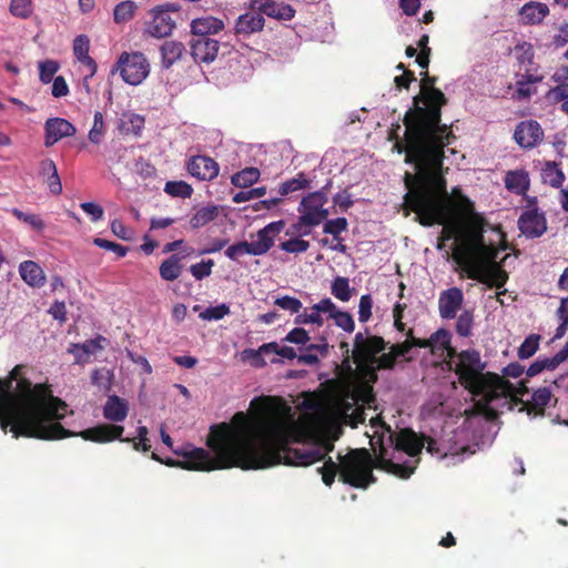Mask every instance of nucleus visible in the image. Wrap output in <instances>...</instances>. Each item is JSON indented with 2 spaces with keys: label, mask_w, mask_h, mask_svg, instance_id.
Segmentation results:
<instances>
[{
  "label": "nucleus",
  "mask_w": 568,
  "mask_h": 568,
  "mask_svg": "<svg viewBox=\"0 0 568 568\" xmlns=\"http://www.w3.org/2000/svg\"><path fill=\"white\" fill-rule=\"evenodd\" d=\"M271 403L270 397L252 400V408L260 414L254 420H250L245 413L239 412L233 416V425H213L212 437L207 439V447L212 449L213 455L203 448H193L180 453L183 457L181 460H163L154 453L151 454V458L168 467L194 471L234 467L257 470L277 465L307 467L323 460L333 449V445L291 447L287 443V429L282 420L266 416L272 410Z\"/></svg>",
  "instance_id": "nucleus-1"
},
{
  "label": "nucleus",
  "mask_w": 568,
  "mask_h": 568,
  "mask_svg": "<svg viewBox=\"0 0 568 568\" xmlns=\"http://www.w3.org/2000/svg\"><path fill=\"white\" fill-rule=\"evenodd\" d=\"M67 403L52 395L51 387L38 384L31 387L26 381L19 383L17 394L10 395L0 388V428L11 432L13 438H37L42 440L65 439L79 436L85 442L106 444L113 440L129 443L122 438L123 426L100 424L73 433L60 425L64 418Z\"/></svg>",
  "instance_id": "nucleus-2"
},
{
  "label": "nucleus",
  "mask_w": 568,
  "mask_h": 568,
  "mask_svg": "<svg viewBox=\"0 0 568 568\" xmlns=\"http://www.w3.org/2000/svg\"><path fill=\"white\" fill-rule=\"evenodd\" d=\"M416 174H404V210L406 214H416V222L423 227L443 226L438 241H457L470 226L465 225V219L474 214V205L460 189L447 193V182L444 178V159H418L412 163Z\"/></svg>",
  "instance_id": "nucleus-3"
},
{
  "label": "nucleus",
  "mask_w": 568,
  "mask_h": 568,
  "mask_svg": "<svg viewBox=\"0 0 568 568\" xmlns=\"http://www.w3.org/2000/svg\"><path fill=\"white\" fill-rule=\"evenodd\" d=\"M436 84V77L422 72L419 94L414 97V106L404 113V139L397 138L399 125L388 133V140H395L393 149L398 154L404 153V163L418 160H444V148L455 141L452 125L442 123V109L447 99Z\"/></svg>",
  "instance_id": "nucleus-4"
},
{
  "label": "nucleus",
  "mask_w": 568,
  "mask_h": 568,
  "mask_svg": "<svg viewBox=\"0 0 568 568\" xmlns=\"http://www.w3.org/2000/svg\"><path fill=\"white\" fill-rule=\"evenodd\" d=\"M337 460L339 463H334L328 458L316 469L322 476V483L328 487L335 481L336 475H339V480L347 486L366 489L375 483L373 469L387 471L402 479L409 478L415 470L414 465L393 463L386 457V448L383 445L375 453V458L366 448H358L348 450L346 455H337Z\"/></svg>",
  "instance_id": "nucleus-5"
},
{
  "label": "nucleus",
  "mask_w": 568,
  "mask_h": 568,
  "mask_svg": "<svg viewBox=\"0 0 568 568\" xmlns=\"http://www.w3.org/2000/svg\"><path fill=\"white\" fill-rule=\"evenodd\" d=\"M456 372L459 385L469 394H480L486 390L503 394L510 387V382L491 372H484L485 364L476 349L456 352Z\"/></svg>",
  "instance_id": "nucleus-6"
},
{
  "label": "nucleus",
  "mask_w": 568,
  "mask_h": 568,
  "mask_svg": "<svg viewBox=\"0 0 568 568\" xmlns=\"http://www.w3.org/2000/svg\"><path fill=\"white\" fill-rule=\"evenodd\" d=\"M116 71L126 84L139 85L150 73V64L142 52H122L116 60Z\"/></svg>",
  "instance_id": "nucleus-7"
},
{
  "label": "nucleus",
  "mask_w": 568,
  "mask_h": 568,
  "mask_svg": "<svg viewBox=\"0 0 568 568\" xmlns=\"http://www.w3.org/2000/svg\"><path fill=\"white\" fill-rule=\"evenodd\" d=\"M179 6L165 2L149 10L151 20L145 22V34L153 39H165L174 29L172 12H178Z\"/></svg>",
  "instance_id": "nucleus-8"
},
{
  "label": "nucleus",
  "mask_w": 568,
  "mask_h": 568,
  "mask_svg": "<svg viewBox=\"0 0 568 568\" xmlns=\"http://www.w3.org/2000/svg\"><path fill=\"white\" fill-rule=\"evenodd\" d=\"M331 187V180L320 191L311 192L300 202L297 212L305 223H316L317 221L327 220L329 213L323 207L327 203V191Z\"/></svg>",
  "instance_id": "nucleus-9"
},
{
  "label": "nucleus",
  "mask_w": 568,
  "mask_h": 568,
  "mask_svg": "<svg viewBox=\"0 0 568 568\" xmlns=\"http://www.w3.org/2000/svg\"><path fill=\"white\" fill-rule=\"evenodd\" d=\"M459 266H490L498 255V248L494 245H486L480 248H452V254L446 253Z\"/></svg>",
  "instance_id": "nucleus-10"
},
{
  "label": "nucleus",
  "mask_w": 568,
  "mask_h": 568,
  "mask_svg": "<svg viewBox=\"0 0 568 568\" xmlns=\"http://www.w3.org/2000/svg\"><path fill=\"white\" fill-rule=\"evenodd\" d=\"M537 200L528 199V209L518 216V231L529 239H538L546 232L545 214L537 210Z\"/></svg>",
  "instance_id": "nucleus-11"
},
{
  "label": "nucleus",
  "mask_w": 568,
  "mask_h": 568,
  "mask_svg": "<svg viewBox=\"0 0 568 568\" xmlns=\"http://www.w3.org/2000/svg\"><path fill=\"white\" fill-rule=\"evenodd\" d=\"M467 274V278L477 281L488 287L501 288L508 281V275L499 264L459 266Z\"/></svg>",
  "instance_id": "nucleus-12"
},
{
  "label": "nucleus",
  "mask_w": 568,
  "mask_h": 568,
  "mask_svg": "<svg viewBox=\"0 0 568 568\" xmlns=\"http://www.w3.org/2000/svg\"><path fill=\"white\" fill-rule=\"evenodd\" d=\"M529 394V389L527 388V385L525 384V381L518 383L517 386H514L510 384V387L508 389H505L504 393L498 392H490L485 390L480 394H470L478 398L477 403H475V407H477L478 412L483 415H487L488 417L493 418L495 413L493 412L491 407L489 405L498 399L509 398L513 399L515 397H523L525 395Z\"/></svg>",
  "instance_id": "nucleus-13"
},
{
  "label": "nucleus",
  "mask_w": 568,
  "mask_h": 568,
  "mask_svg": "<svg viewBox=\"0 0 568 568\" xmlns=\"http://www.w3.org/2000/svg\"><path fill=\"white\" fill-rule=\"evenodd\" d=\"M430 437L418 435L409 428H403L395 434L390 433L388 435V442L395 447V450L405 453L412 458H416L420 454L424 443Z\"/></svg>",
  "instance_id": "nucleus-14"
},
{
  "label": "nucleus",
  "mask_w": 568,
  "mask_h": 568,
  "mask_svg": "<svg viewBox=\"0 0 568 568\" xmlns=\"http://www.w3.org/2000/svg\"><path fill=\"white\" fill-rule=\"evenodd\" d=\"M545 132L542 128L535 120H524L515 128L513 140L523 150H532L542 142Z\"/></svg>",
  "instance_id": "nucleus-15"
},
{
  "label": "nucleus",
  "mask_w": 568,
  "mask_h": 568,
  "mask_svg": "<svg viewBox=\"0 0 568 568\" xmlns=\"http://www.w3.org/2000/svg\"><path fill=\"white\" fill-rule=\"evenodd\" d=\"M386 348V342L383 337L375 335H363L362 332L355 335V348H353V359L355 362H366L373 359V356L382 353Z\"/></svg>",
  "instance_id": "nucleus-16"
},
{
  "label": "nucleus",
  "mask_w": 568,
  "mask_h": 568,
  "mask_svg": "<svg viewBox=\"0 0 568 568\" xmlns=\"http://www.w3.org/2000/svg\"><path fill=\"white\" fill-rule=\"evenodd\" d=\"M550 400L551 393L548 387H540L534 390V393H531L530 400L524 402V399L519 397L510 398V403L515 405H523V407H520V409L518 410L524 412L526 413V415L534 417L545 416V408L548 406V404H550Z\"/></svg>",
  "instance_id": "nucleus-17"
},
{
  "label": "nucleus",
  "mask_w": 568,
  "mask_h": 568,
  "mask_svg": "<svg viewBox=\"0 0 568 568\" xmlns=\"http://www.w3.org/2000/svg\"><path fill=\"white\" fill-rule=\"evenodd\" d=\"M186 172L199 181H213L219 175V163L206 155H193L186 160Z\"/></svg>",
  "instance_id": "nucleus-18"
},
{
  "label": "nucleus",
  "mask_w": 568,
  "mask_h": 568,
  "mask_svg": "<svg viewBox=\"0 0 568 568\" xmlns=\"http://www.w3.org/2000/svg\"><path fill=\"white\" fill-rule=\"evenodd\" d=\"M338 308L335 304L329 300V297H324L321 301L313 304V306L308 307L305 312L297 313V316L294 318L295 325H307L313 324L316 327H322L323 317L322 314H333Z\"/></svg>",
  "instance_id": "nucleus-19"
},
{
  "label": "nucleus",
  "mask_w": 568,
  "mask_h": 568,
  "mask_svg": "<svg viewBox=\"0 0 568 568\" xmlns=\"http://www.w3.org/2000/svg\"><path fill=\"white\" fill-rule=\"evenodd\" d=\"M250 7L257 10L250 11L252 13H261L262 16H266L270 19L280 21H288L295 16V10L293 7L284 2H276L274 0H254Z\"/></svg>",
  "instance_id": "nucleus-20"
},
{
  "label": "nucleus",
  "mask_w": 568,
  "mask_h": 568,
  "mask_svg": "<svg viewBox=\"0 0 568 568\" xmlns=\"http://www.w3.org/2000/svg\"><path fill=\"white\" fill-rule=\"evenodd\" d=\"M460 307H463V291L460 288L450 287L438 295V315H440V318L454 320Z\"/></svg>",
  "instance_id": "nucleus-21"
},
{
  "label": "nucleus",
  "mask_w": 568,
  "mask_h": 568,
  "mask_svg": "<svg viewBox=\"0 0 568 568\" xmlns=\"http://www.w3.org/2000/svg\"><path fill=\"white\" fill-rule=\"evenodd\" d=\"M75 128L65 119L50 118L44 123V145L50 148L61 139L71 138Z\"/></svg>",
  "instance_id": "nucleus-22"
},
{
  "label": "nucleus",
  "mask_w": 568,
  "mask_h": 568,
  "mask_svg": "<svg viewBox=\"0 0 568 568\" xmlns=\"http://www.w3.org/2000/svg\"><path fill=\"white\" fill-rule=\"evenodd\" d=\"M189 49L194 63H211L219 53V41L212 38H191Z\"/></svg>",
  "instance_id": "nucleus-23"
},
{
  "label": "nucleus",
  "mask_w": 568,
  "mask_h": 568,
  "mask_svg": "<svg viewBox=\"0 0 568 568\" xmlns=\"http://www.w3.org/2000/svg\"><path fill=\"white\" fill-rule=\"evenodd\" d=\"M264 18L261 13L245 12L234 20V36L248 38L263 31Z\"/></svg>",
  "instance_id": "nucleus-24"
},
{
  "label": "nucleus",
  "mask_w": 568,
  "mask_h": 568,
  "mask_svg": "<svg viewBox=\"0 0 568 568\" xmlns=\"http://www.w3.org/2000/svg\"><path fill=\"white\" fill-rule=\"evenodd\" d=\"M224 29L221 19L214 17H201L191 21V38H211Z\"/></svg>",
  "instance_id": "nucleus-25"
},
{
  "label": "nucleus",
  "mask_w": 568,
  "mask_h": 568,
  "mask_svg": "<svg viewBox=\"0 0 568 568\" xmlns=\"http://www.w3.org/2000/svg\"><path fill=\"white\" fill-rule=\"evenodd\" d=\"M518 16L524 26H537L548 16V7L541 2L529 1L520 7Z\"/></svg>",
  "instance_id": "nucleus-26"
},
{
  "label": "nucleus",
  "mask_w": 568,
  "mask_h": 568,
  "mask_svg": "<svg viewBox=\"0 0 568 568\" xmlns=\"http://www.w3.org/2000/svg\"><path fill=\"white\" fill-rule=\"evenodd\" d=\"M38 175L44 179L45 186H48V190H50L51 194L60 195L62 192V185H60L57 166L51 159L40 160V163H38Z\"/></svg>",
  "instance_id": "nucleus-27"
},
{
  "label": "nucleus",
  "mask_w": 568,
  "mask_h": 568,
  "mask_svg": "<svg viewBox=\"0 0 568 568\" xmlns=\"http://www.w3.org/2000/svg\"><path fill=\"white\" fill-rule=\"evenodd\" d=\"M283 226H285L283 221L268 223L257 231V234H255L257 241L250 242V246L270 251L274 246V239L282 232Z\"/></svg>",
  "instance_id": "nucleus-28"
},
{
  "label": "nucleus",
  "mask_w": 568,
  "mask_h": 568,
  "mask_svg": "<svg viewBox=\"0 0 568 568\" xmlns=\"http://www.w3.org/2000/svg\"><path fill=\"white\" fill-rule=\"evenodd\" d=\"M103 417L109 422L122 423L128 417V402L118 395L106 397Z\"/></svg>",
  "instance_id": "nucleus-29"
},
{
  "label": "nucleus",
  "mask_w": 568,
  "mask_h": 568,
  "mask_svg": "<svg viewBox=\"0 0 568 568\" xmlns=\"http://www.w3.org/2000/svg\"><path fill=\"white\" fill-rule=\"evenodd\" d=\"M184 54V44L175 40H166L160 45V63L162 68L170 69L173 63L181 60Z\"/></svg>",
  "instance_id": "nucleus-30"
},
{
  "label": "nucleus",
  "mask_w": 568,
  "mask_h": 568,
  "mask_svg": "<svg viewBox=\"0 0 568 568\" xmlns=\"http://www.w3.org/2000/svg\"><path fill=\"white\" fill-rule=\"evenodd\" d=\"M72 54H74V58H77L80 63L88 67L90 77L97 72V63L93 58L89 55V38H87V36L80 34L72 40Z\"/></svg>",
  "instance_id": "nucleus-31"
},
{
  "label": "nucleus",
  "mask_w": 568,
  "mask_h": 568,
  "mask_svg": "<svg viewBox=\"0 0 568 568\" xmlns=\"http://www.w3.org/2000/svg\"><path fill=\"white\" fill-rule=\"evenodd\" d=\"M19 276L31 287H40L45 282L41 267L33 261H24L19 264Z\"/></svg>",
  "instance_id": "nucleus-32"
},
{
  "label": "nucleus",
  "mask_w": 568,
  "mask_h": 568,
  "mask_svg": "<svg viewBox=\"0 0 568 568\" xmlns=\"http://www.w3.org/2000/svg\"><path fill=\"white\" fill-rule=\"evenodd\" d=\"M267 252L268 250L266 248L248 245L247 241H240L226 246L225 256L226 258L236 262L243 255L262 256Z\"/></svg>",
  "instance_id": "nucleus-33"
},
{
  "label": "nucleus",
  "mask_w": 568,
  "mask_h": 568,
  "mask_svg": "<svg viewBox=\"0 0 568 568\" xmlns=\"http://www.w3.org/2000/svg\"><path fill=\"white\" fill-rule=\"evenodd\" d=\"M483 246H489L484 242V234H481V230L476 227H468L465 230L463 235L457 237V241L454 242V246L452 250H464L469 247L480 248Z\"/></svg>",
  "instance_id": "nucleus-34"
},
{
  "label": "nucleus",
  "mask_w": 568,
  "mask_h": 568,
  "mask_svg": "<svg viewBox=\"0 0 568 568\" xmlns=\"http://www.w3.org/2000/svg\"><path fill=\"white\" fill-rule=\"evenodd\" d=\"M504 182L505 189L517 195H524L529 190V178L524 170L507 172Z\"/></svg>",
  "instance_id": "nucleus-35"
},
{
  "label": "nucleus",
  "mask_w": 568,
  "mask_h": 568,
  "mask_svg": "<svg viewBox=\"0 0 568 568\" xmlns=\"http://www.w3.org/2000/svg\"><path fill=\"white\" fill-rule=\"evenodd\" d=\"M219 216V206L209 204L206 206H200L199 210L194 211L193 216L189 219V225L191 229L196 230L206 226Z\"/></svg>",
  "instance_id": "nucleus-36"
},
{
  "label": "nucleus",
  "mask_w": 568,
  "mask_h": 568,
  "mask_svg": "<svg viewBox=\"0 0 568 568\" xmlns=\"http://www.w3.org/2000/svg\"><path fill=\"white\" fill-rule=\"evenodd\" d=\"M182 265L181 256L173 254L166 260L162 261L159 266L160 278L165 282L176 281L181 276Z\"/></svg>",
  "instance_id": "nucleus-37"
},
{
  "label": "nucleus",
  "mask_w": 568,
  "mask_h": 568,
  "mask_svg": "<svg viewBox=\"0 0 568 568\" xmlns=\"http://www.w3.org/2000/svg\"><path fill=\"white\" fill-rule=\"evenodd\" d=\"M101 337L95 339H89L85 341L83 344H74L72 345V353H74V359H77V363L84 364L87 363V359H89V356H91L93 353L102 349L101 346Z\"/></svg>",
  "instance_id": "nucleus-38"
},
{
  "label": "nucleus",
  "mask_w": 568,
  "mask_h": 568,
  "mask_svg": "<svg viewBox=\"0 0 568 568\" xmlns=\"http://www.w3.org/2000/svg\"><path fill=\"white\" fill-rule=\"evenodd\" d=\"M430 343L435 344V347L438 349L446 352V357L453 359L455 357V348L452 346V333L445 328H439L437 332L430 334L429 338H427Z\"/></svg>",
  "instance_id": "nucleus-39"
},
{
  "label": "nucleus",
  "mask_w": 568,
  "mask_h": 568,
  "mask_svg": "<svg viewBox=\"0 0 568 568\" xmlns=\"http://www.w3.org/2000/svg\"><path fill=\"white\" fill-rule=\"evenodd\" d=\"M258 176H261V173H258L256 168H244L231 176V184L234 187L246 189L255 184L258 181Z\"/></svg>",
  "instance_id": "nucleus-40"
},
{
  "label": "nucleus",
  "mask_w": 568,
  "mask_h": 568,
  "mask_svg": "<svg viewBox=\"0 0 568 568\" xmlns=\"http://www.w3.org/2000/svg\"><path fill=\"white\" fill-rule=\"evenodd\" d=\"M564 173L558 169L555 162H545L541 168V181L550 187L557 189L564 183Z\"/></svg>",
  "instance_id": "nucleus-41"
},
{
  "label": "nucleus",
  "mask_w": 568,
  "mask_h": 568,
  "mask_svg": "<svg viewBox=\"0 0 568 568\" xmlns=\"http://www.w3.org/2000/svg\"><path fill=\"white\" fill-rule=\"evenodd\" d=\"M21 371H22L21 365H18V366L11 368L10 375H8V377L4 379H0V388H6V390H8V394H10V395L17 394V392H19V383H21L23 381H26L28 383L30 382V379L20 376ZM29 384H32V383L30 382ZM37 385L38 384L31 385V387L33 388ZM39 385H45V384L40 383Z\"/></svg>",
  "instance_id": "nucleus-42"
},
{
  "label": "nucleus",
  "mask_w": 568,
  "mask_h": 568,
  "mask_svg": "<svg viewBox=\"0 0 568 568\" xmlns=\"http://www.w3.org/2000/svg\"><path fill=\"white\" fill-rule=\"evenodd\" d=\"M403 357V355L393 353H382L381 356L374 355V358L366 362H355L358 367H371L375 365L378 369H392L396 365V359Z\"/></svg>",
  "instance_id": "nucleus-43"
},
{
  "label": "nucleus",
  "mask_w": 568,
  "mask_h": 568,
  "mask_svg": "<svg viewBox=\"0 0 568 568\" xmlns=\"http://www.w3.org/2000/svg\"><path fill=\"white\" fill-rule=\"evenodd\" d=\"M329 293L339 302H348L354 293V288L349 287L347 277H335L329 285Z\"/></svg>",
  "instance_id": "nucleus-44"
},
{
  "label": "nucleus",
  "mask_w": 568,
  "mask_h": 568,
  "mask_svg": "<svg viewBox=\"0 0 568 568\" xmlns=\"http://www.w3.org/2000/svg\"><path fill=\"white\" fill-rule=\"evenodd\" d=\"M308 184L310 181L306 179V175L304 173H297L295 178L288 179L281 183V187H278V194H281V196H285L308 187Z\"/></svg>",
  "instance_id": "nucleus-45"
},
{
  "label": "nucleus",
  "mask_w": 568,
  "mask_h": 568,
  "mask_svg": "<svg viewBox=\"0 0 568 568\" xmlns=\"http://www.w3.org/2000/svg\"><path fill=\"white\" fill-rule=\"evenodd\" d=\"M164 192L172 197L190 199L192 196V186L183 180L180 181H168L164 184Z\"/></svg>",
  "instance_id": "nucleus-46"
},
{
  "label": "nucleus",
  "mask_w": 568,
  "mask_h": 568,
  "mask_svg": "<svg viewBox=\"0 0 568 568\" xmlns=\"http://www.w3.org/2000/svg\"><path fill=\"white\" fill-rule=\"evenodd\" d=\"M136 4L133 1L125 0L114 6L113 18L116 23H126L133 19Z\"/></svg>",
  "instance_id": "nucleus-47"
},
{
  "label": "nucleus",
  "mask_w": 568,
  "mask_h": 568,
  "mask_svg": "<svg viewBox=\"0 0 568 568\" xmlns=\"http://www.w3.org/2000/svg\"><path fill=\"white\" fill-rule=\"evenodd\" d=\"M59 71V62L54 60H44L38 62V79L42 84H49L57 78L54 74Z\"/></svg>",
  "instance_id": "nucleus-48"
},
{
  "label": "nucleus",
  "mask_w": 568,
  "mask_h": 568,
  "mask_svg": "<svg viewBox=\"0 0 568 568\" xmlns=\"http://www.w3.org/2000/svg\"><path fill=\"white\" fill-rule=\"evenodd\" d=\"M11 215L37 232H41L45 227V224L38 214L21 212L19 209H11Z\"/></svg>",
  "instance_id": "nucleus-49"
},
{
  "label": "nucleus",
  "mask_w": 568,
  "mask_h": 568,
  "mask_svg": "<svg viewBox=\"0 0 568 568\" xmlns=\"http://www.w3.org/2000/svg\"><path fill=\"white\" fill-rule=\"evenodd\" d=\"M456 321V333L457 336L469 337L471 334V327L474 326V313L470 310H465L457 316Z\"/></svg>",
  "instance_id": "nucleus-50"
},
{
  "label": "nucleus",
  "mask_w": 568,
  "mask_h": 568,
  "mask_svg": "<svg viewBox=\"0 0 568 568\" xmlns=\"http://www.w3.org/2000/svg\"><path fill=\"white\" fill-rule=\"evenodd\" d=\"M143 126V116L135 113H124V115H122V130H124V132L139 135Z\"/></svg>",
  "instance_id": "nucleus-51"
},
{
  "label": "nucleus",
  "mask_w": 568,
  "mask_h": 568,
  "mask_svg": "<svg viewBox=\"0 0 568 568\" xmlns=\"http://www.w3.org/2000/svg\"><path fill=\"white\" fill-rule=\"evenodd\" d=\"M112 372L105 367L93 369L92 372V384L101 390L108 392L112 387Z\"/></svg>",
  "instance_id": "nucleus-52"
},
{
  "label": "nucleus",
  "mask_w": 568,
  "mask_h": 568,
  "mask_svg": "<svg viewBox=\"0 0 568 568\" xmlns=\"http://www.w3.org/2000/svg\"><path fill=\"white\" fill-rule=\"evenodd\" d=\"M540 336L537 334H530L524 338L523 344L518 346V358L528 359L537 352L538 341Z\"/></svg>",
  "instance_id": "nucleus-53"
},
{
  "label": "nucleus",
  "mask_w": 568,
  "mask_h": 568,
  "mask_svg": "<svg viewBox=\"0 0 568 568\" xmlns=\"http://www.w3.org/2000/svg\"><path fill=\"white\" fill-rule=\"evenodd\" d=\"M404 343H406L410 346H414L416 348H429L430 354H433L435 356H442L445 354V351H442L438 347L434 346V343L429 342L428 339L414 337L412 329L406 332V339H404Z\"/></svg>",
  "instance_id": "nucleus-54"
},
{
  "label": "nucleus",
  "mask_w": 568,
  "mask_h": 568,
  "mask_svg": "<svg viewBox=\"0 0 568 568\" xmlns=\"http://www.w3.org/2000/svg\"><path fill=\"white\" fill-rule=\"evenodd\" d=\"M347 226L348 222H346L344 217L326 220L324 221V226H322V232H324V234H331L334 236V240H338V235L346 231Z\"/></svg>",
  "instance_id": "nucleus-55"
},
{
  "label": "nucleus",
  "mask_w": 568,
  "mask_h": 568,
  "mask_svg": "<svg viewBox=\"0 0 568 568\" xmlns=\"http://www.w3.org/2000/svg\"><path fill=\"white\" fill-rule=\"evenodd\" d=\"M328 318L334 321L335 327L342 328L345 333L354 332V320L348 312L339 310L328 315Z\"/></svg>",
  "instance_id": "nucleus-56"
},
{
  "label": "nucleus",
  "mask_w": 568,
  "mask_h": 568,
  "mask_svg": "<svg viewBox=\"0 0 568 568\" xmlns=\"http://www.w3.org/2000/svg\"><path fill=\"white\" fill-rule=\"evenodd\" d=\"M10 13L18 19H28L32 14V1L11 0Z\"/></svg>",
  "instance_id": "nucleus-57"
},
{
  "label": "nucleus",
  "mask_w": 568,
  "mask_h": 568,
  "mask_svg": "<svg viewBox=\"0 0 568 568\" xmlns=\"http://www.w3.org/2000/svg\"><path fill=\"white\" fill-rule=\"evenodd\" d=\"M230 314V307L226 304H220L215 306H211L202 312H200V320L212 322V321H221V318L225 317Z\"/></svg>",
  "instance_id": "nucleus-58"
},
{
  "label": "nucleus",
  "mask_w": 568,
  "mask_h": 568,
  "mask_svg": "<svg viewBox=\"0 0 568 568\" xmlns=\"http://www.w3.org/2000/svg\"><path fill=\"white\" fill-rule=\"evenodd\" d=\"M103 134L104 122H102V113L100 111H95V113H93L92 129H90V132H88V140L94 144H100Z\"/></svg>",
  "instance_id": "nucleus-59"
},
{
  "label": "nucleus",
  "mask_w": 568,
  "mask_h": 568,
  "mask_svg": "<svg viewBox=\"0 0 568 568\" xmlns=\"http://www.w3.org/2000/svg\"><path fill=\"white\" fill-rule=\"evenodd\" d=\"M275 306L292 314H297L303 308L300 300L293 296L283 295L275 300Z\"/></svg>",
  "instance_id": "nucleus-60"
},
{
  "label": "nucleus",
  "mask_w": 568,
  "mask_h": 568,
  "mask_svg": "<svg viewBox=\"0 0 568 568\" xmlns=\"http://www.w3.org/2000/svg\"><path fill=\"white\" fill-rule=\"evenodd\" d=\"M545 98L554 104L565 103L568 101V83H560L550 88L549 91L545 93Z\"/></svg>",
  "instance_id": "nucleus-61"
},
{
  "label": "nucleus",
  "mask_w": 568,
  "mask_h": 568,
  "mask_svg": "<svg viewBox=\"0 0 568 568\" xmlns=\"http://www.w3.org/2000/svg\"><path fill=\"white\" fill-rule=\"evenodd\" d=\"M281 250L290 254H302L308 251V241L294 237L281 243Z\"/></svg>",
  "instance_id": "nucleus-62"
},
{
  "label": "nucleus",
  "mask_w": 568,
  "mask_h": 568,
  "mask_svg": "<svg viewBox=\"0 0 568 568\" xmlns=\"http://www.w3.org/2000/svg\"><path fill=\"white\" fill-rule=\"evenodd\" d=\"M213 267V260L200 261L196 264L189 266V272L193 275L194 280L202 281L203 278L211 275V268Z\"/></svg>",
  "instance_id": "nucleus-63"
},
{
  "label": "nucleus",
  "mask_w": 568,
  "mask_h": 568,
  "mask_svg": "<svg viewBox=\"0 0 568 568\" xmlns=\"http://www.w3.org/2000/svg\"><path fill=\"white\" fill-rule=\"evenodd\" d=\"M515 53H517V62L520 65H531L532 48L529 42H521L515 45Z\"/></svg>",
  "instance_id": "nucleus-64"
}]
</instances>
